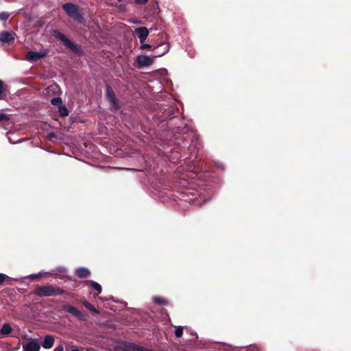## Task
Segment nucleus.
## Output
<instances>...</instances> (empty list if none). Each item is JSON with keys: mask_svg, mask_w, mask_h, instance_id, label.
Instances as JSON below:
<instances>
[{"mask_svg": "<svg viewBox=\"0 0 351 351\" xmlns=\"http://www.w3.org/2000/svg\"><path fill=\"white\" fill-rule=\"evenodd\" d=\"M135 1L138 4H145L148 1V0H135Z\"/></svg>", "mask_w": 351, "mask_h": 351, "instance_id": "obj_29", "label": "nucleus"}, {"mask_svg": "<svg viewBox=\"0 0 351 351\" xmlns=\"http://www.w3.org/2000/svg\"><path fill=\"white\" fill-rule=\"evenodd\" d=\"M91 287L97 291V295L101 293V286L97 282L93 280L88 281Z\"/></svg>", "mask_w": 351, "mask_h": 351, "instance_id": "obj_16", "label": "nucleus"}, {"mask_svg": "<svg viewBox=\"0 0 351 351\" xmlns=\"http://www.w3.org/2000/svg\"><path fill=\"white\" fill-rule=\"evenodd\" d=\"M107 90V99L111 104V108L114 109L115 110H117L119 109V106L118 101L116 98V95L112 90V88L110 86H107L106 87Z\"/></svg>", "mask_w": 351, "mask_h": 351, "instance_id": "obj_5", "label": "nucleus"}, {"mask_svg": "<svg viewBox=\"0 0 351 351\" xmlns=\"http://www.w3.org/2000/svg\"><path fill=\"white\" fill-rule=\"evenodd\" d=\"M167 119V116H165L164 119Z\"/></svg>", "mask_w": 351, "mask_h": 351, "instance_id": "obj_34", "label": "nucleus"}, {"mask_svg": "<svg viewBox=\"0 0 351 351\" xmlns=\"http://www.w3.org/2000/svg\"><path fill=\"white\" fill-rule=\"evenodd\" d=\"M67 48L71 49L74 51H78L79 47L77 45H75L71 41L67 39Z\"/></svg>", "mask_w": 351, "mask_h": 351, "instance_id": "obj_21", "label": "nucleus"}, {"mask_svg": "<svg viewBox=\"0 0 351 351\" xmlns=\"http://www.w3.org/2000/svg\"><path fill=\"white\" fill-rule=\"evenodd\" d=\"M67 15L77 22L82 23L84 21L80 8L71 3H67Z\"/></svg>", "mask_w": 351, "mask_h": 351, "instance_id": "obj_2", "label": "nucleus"}, {"mask_svg": "<svg viewBox=\"0 0 351 351\" xmlns=\"http://www.w3.org/2000/svg\"><path fill=\"white\" fill-rule=\"evenodd\" d=\"M10 16V14L5 12H3L0 13V20L1 21H6L8 19Z\"/></svg>", "mask_w": 351, "mask_h": 351, "instance_id": "obj_25", "label": "nucleus"}, {"mask_svg": "<svg viewBox=\"0 0 351 351\" xmlns=\"http://www.w3.org/2000/svg\"><path fill=\"white\" fill-rule=\"evenodd\" d=\"M84 306L88 310L91 311L92 312L95 313H99L98 311L88 302L84 301L83 302Z\"/></svg>", "mask_w": 351, "mask_h": 351, "instance_id": "obj_19", "label": "nucleus"}, {"mask_svg": "<svg viewBox=\"0 0 351 351\" xmlns=\"http://www.w3.org/2000/svg\"><path fill=\"white\" fill-rule=\"evenodd\" d=\"M15 34L12 32L3 31L0 34V41L3 43H12L14 40Z\"/></svg>", "mask_w": 351, "mask_h": 351, "instance_id": "obj_8", "label": "nucleus"}, {"mask_svg": "<svg viewBox=\"0 0 351 351\" xmlns=\"http://www.w3.org/2000/svg\"><path fill=\"white\" fill-rule=\"evenodd\" d=\"M154 58L146 55H139L136 57V63L138 68H144L152 65L154 62Z\"/></svg>", "mask_w": 351, "mask_h": 351, "instance_id": "obj_4", "label": "nucleus"}, {"mask_svg": "<svg viewBox=\"0 0 351 351\" xmlns=\"http://www.w3.org/2000/svg\"><path fill=\"white\" fill-rule=\"evenodd\" d=\"M176 139H177L178 141H182V143H183V144H184V146H182V147H181V146L180 145V143H179V142H176V143L178 145V147H177L178 151H176V152L178 153V158H181V157L182 156V154L181 152H184V150H185V149L187 147V144H185V143H184V141H183V139H184V136H180L176 137Z\"/></svg>", "mask_w": 351, "mask_h": 351, "instance_id": "obj_13", "label": "nucleus"}, {"mask_svg": "<svg viewBox=\"0 0 351 351\" xmlns=\"http://www.w3.org/2000/svg\"><path fill=\"white\" fill-rule=\"evenodd\" d=\"M153 48L154 47H152L151 45L149 44H144L143 43L141 47H140V49L141 50H145V49H149V50H152L153 51Z\"/></svg>", "mask_w": 351, "mask_h": 351, "instance_id": "obj_26", "label": "nucleus"}, {"mask_svg": "<svg viewBox=\"0 0 351 351\" xmlns=\"http://www.w3.org/2000/svg\"><path fill=\"white\" fill-rule=\"evenodd\" d=\"M183 335V328L182 326H178L175 330V335L177 337H180Z\"/></svg>", "mask_w": 351, "mask_h": 351, "instance_id": "obj_22", "label": "nucleus"}, {"mask_svg": "<svg viewBox=\"0 0 351 351\" xmlns=\"http://www.w3.org/2000/svg\"><path fill=\"white\" fill-rule=\"evenodd\" d=\"M10 120V115L0 111V123L6 122Z\"/></svg>", "mask_w": 351, "mask_h": 351, "instance_id": "obj_20", "label": "nucleus"}, {"mask_svg": "<svg viewBox=\"0 0 351 351\" xmlns=\"http://www.w3.org/2000/svg\"><path fill=\"white\" fill-rule=\"evenodd\" d=\"M23 349L24 351H39L40 346L36 339H34L29 341L27 343H23Z\"/></svg>", "mask_w": 351, "mask_h": 351, "instance_id": "obj_9", "label": "nucleus"}, {"mask_svg": "<svg viewBox=\"0 0 351 351\" xmlns=\"http://www.w3.org/2000/svg\"><path fill=\"white\" fill-rule=\"evenodd\" d=\"M62 293L63 291L59 287L51 285L37 286L34 290V293L39 297L55 296Z\"/></svg>", "mask_w": 351, "mask_h": 351, "instance_id": "obj_1", "label": "nucleus"}, {"mask_svg": "<svg viewBox=\"0 0 351 351\" xmlns=\"http://www.w3.org/2000/svg\"><path fill=\"white\" fill-rule=\"evenodd\" d=\"M71 351H81V350H80L79 349H77L76 348H74Z\"/></svg>", "mask_w": 351, "mask_h": 351, "instance_id": "obj_32", "label": "nucleus"}, {"mask_svg": "<svg viewBox=\"0 0 351 351\" xmlns=\"http://www.w3.org/2000/svg\"><path fill=\"white\" fill-rule=\"evenodd\" d=\"M12 327L10 326V325L9 324L6 323L2 326V327L0 330V333L3 336H8L12 332Z\"/></svg>", "mask_w": 351, "mask_h": 351, "instance_id": "obj_14", "label": "nucleus"}, {"mask_svg": "<svg viewBox=\"0 0 351 351\" xmlns=\"http://www.w3.org/2000/svg\"><path fill=\"white\" fill-rule=\"evenodd\" d=\"M54 344V338L52 335H46L44 337L43 341L42 343V346L45 349H49L53 347Z\"/></svg>", "mask_w": 351, "mask_h": 351, "instance_id": "obj_10", "label": "nucleus"}, {"mask_svg": "<svg viewBox=\"0 0 351 351\" xmlns=\"http://www.w3.org/2000/svg\"><path fill=\"white\" fill-rule=\"evenodd\" d=\"M119 2H127L128 0H118Z\"/></svg>", "mask_w": 351, "mask_h": 351, "instance_id": "obj_33", "label": "nucleus"}, {"mask_svg": "<svg viewBox=\"0 0 351 351\" xmlns=\"http://www.w3.org/2000/svg\"><path fill=\"white\" fill-rule=\"evenodd\" d=\"M6 88L7 85H5L3 82L0 80V100L5 99L6 98Z\"/></svg>", "mask_w": 351, "mask_h": 351, "instance_id": "obj_15", "label": "nucleus"}, {"mask_svg": "<svg viewBox=\"0 0 351 351\" xmlns=\"http://www.w3.org/2000/svg\"><path fill=\"white\" fill-rule=\"evenodd\" d=\"M60 113L62 117L66 116V106H60Z\"/></svg>", "mask_w": 351, "mask_h": 351, "instance_id": "obj_27", "label": "nucleus"}, {"mask_svg": "<svg viewBox=\"0 0 351 351\" xmlns=\"http://www.w3.org/2000/svg\"><path fill=\"white\" fill-rule=\"evenodd\" d=\"M88 351H91V350H88Z\"/></svg>", "mask_w": 351, "mask_h": 351, "instance_id": "obj_35", "label": "nucleus"}, {"mask_svg": "<svg viewBox=\"0 0 351 351\" xmlns=\"http://www.w3.org/2000/svg\"><path fill=\"white\" fill-rule=\"evenodd\" d=\"M217 165L219 168H221V169H223V165L222 164H217Z\"/></svg>", "mask_w": 351, "mask_h": 351, "instance_id": "obj_31", "label": "nucleus"}, {"mask_svg": "<svg viewBox=\"0 0 351 351\" xmlns=\"http://www.w3.org/2000/svg\"><path fill=\"white\" fill-rule=\"evenodd\" d=\"M54 351H64V347L62 345H60L58 346H57L55 349H54Z\"/></svg>", "mask_w": 351, "mask_h": 351, "instance_id": "obj_28", "label": "nucleus"}, {"mask_svg": "<svg viewBox=\"0 0 351 351\" xmlns=\"http://www.w3.org/2000/svg\"><path fill=\"white\" fill-rule=\"evenodd\" d=\"M67 313L72 314L80 320L84 321L86 319L87 314L84 311H79L71 306H67Z\"/></svg>", "mask_w": 351, "mask_h": 351, "instance_id": "obj_7", "label": "nucleus"}, {"mask_svg": "<svg viewBox=\"0 0 351 351\" xmlns=\"http://www.w3.org/2000/svg\"><path fill=\"white\" fill-rule=\"evenodd\" d=\"M53 35L55 36V37L60 39L63 43L66 44V35L60 33L58 30H54Z\"/></svg>", "mask_w": 351, "mask_h": 351, "instance_id": "obj_18", "label": "nucleus"}, {"mask_svg": "<svg viewBox=\"0 0 351 351\" xmlns=\"http://www.w3.org/2000/svg\"><path fill=\"white\" fill-rule=\"evenodd\" d=\"M44 56V54L36 51H29L27 53V59L29 60L36 61Z\"/></svg>", "mask_w": 351, "mask_h": 351, "instance_id": "obj_11", "label": "nucleus"}, {"mask_svg": "<svg viewBox=\"0 0 351 351\" xmlns=\"http://www.w3.org/2000/svg\"><path fill=\"white\" fill-rule=\"evenodd\" d=\"M75 273L77 276L81 278H86L90 274V270L86 267H79L76 269Z\"/></svg>", "mask_w": 351, "mask_h": 351, "instance_id": "obj_12", "label": "nucleus"}, {"mask_svg": "<svg viewBox=\"0 0 351 351\" xmlns=\"http://www.w3.org/2000/svg\"><path fill=\"white\" fill-rule=\"evenodd\" d=\"M170 47L168 43H161L159 45L154 47L153 51L154 52L152 56L153 58H158L165 55L169 51Z\"/></svg>", "mask_w": 351, "mask_h": 351, "instance_id": "obj_3", "label": "nucleus"}, {"mask_svg": "<svg viewBox=\"0 0 351 351\" xmlns=\"http://www.w3.org/2000/svg\"><path fill=\"white\" fill-rule=\"evenodd\" d=\"M8 279L10 278L7 275L0 273V286L3 285V282Z\"/></svg>", "mask_w": 351, "mask_h": 351, "instance_id": "obj_24", "label": "nucleus"}, {"mask_svg": "<svg viewBox=\"0 0 351 351\" xmlns=\"http://www.w3.org/2000/svg\"><path fill=\"white\" fill-rule=\"evenodd\" d=\"M62 8L64 11L66 12V3H64L62 5Z\"/></svg>", "mask_w": 351, "mask_h": 351, "instance_id": "obj_30", "label": "nucleus"}, {"mask_svg": "<svg viewBox=\"0 0 351 351\" xmlns=\"http://www.w3.org/2000/svg\"><path fill=\"white\" fill-rule=\"evenodd\" d=\"M51 103L54 106H60L62 104V99L60 97H54L51 99Z\"/></svg>", "mask_w": 351, "mask_h": 351, "instance_id": "obj_23", "label": "nucleus"}, {"mask_svg": "<svg viewBox=\"0 0 351 351\" xmlns=\"http://www.w3.org/2000/svg\"><path fill=\"white\" fill-rule=\"evenodd\" d=\"M149 30L145 27H138L134 29V34L139 39V41L143 44L149 36Z\"/></svg>", "mask_w": 351, "mask_h": 351, "instance_id": "obj_6", "label": "nucleus"}, {"mask_svg": "<svg viewBox=\"0 0 351 351\" xmlns=\"http://www.w3.org/2000/svg\"><path fill=\"white\" fill-rule=\"evenodd\" d=\"M153 301L158 304V305H160V306H164V305H167V301L162 298H160V297H155L153 298Z\"/></svg>", "mask_w": 351, "mask_h": 351, "instance_id": "obj_17", "label": "nucleus"}]
</instances>
